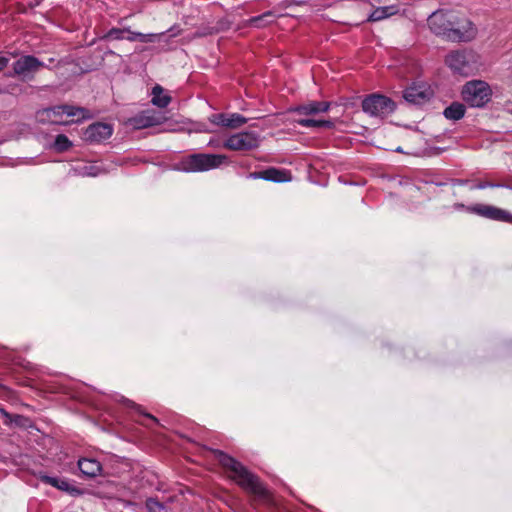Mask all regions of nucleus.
Masks as SVG:
<instances>
[{"label":"nucleus","mask_w":512,"mask_h":512,"mask_svg":"<svg viewBox=\"0 0 512 512\" xmlns=\"http://www.w3.org/2000/svg\"><path fill=\"white\" fill-rule=\"evenodd\" d=\"M214 454L217 457L219 463L229 472V477L235 481L245 492L253 495L258 500H269V492L257 475L250 472L235 458L220 450L214 451Z\"/></svg>","instance_id":"obj_1"},{"label":"nucleus","mask_w":512,"mask_h":512,"mask_svg":"<svg viewBox=\"0 0 512 512\" xmlns=\"http://www.w3.org/2000/svg\"><path fill=\"white\" fill-rule=\"evenodd\" d=\"M431 32H470L473 23L467 18H459L451 11L437 10L428 17Z\"/></svg>","instance_id":"obj_2"},{"label":"nucleus","mask_w":512,"mask_h":512,"mask_svg":"<svg viewBox=\"0 0 512 512\" xmlns=\"http://www.w3.org/2000/svg\"><path fill=\"white\" fill-rule=\"evenodd\" d=\"M227 161V156L221 154L196 153L184 158L180 169L185 172H202L215 169Z\"/></svg>","instance_id":"obj_3"},{"label":"nucleus","mask_w":512,"mask_h":512,"mask_svg":"<svg viewBox=\"0 0 512 512\" xmlns=\"http://www.w3.org/2000/svg\"><path fill=\"white\" fill-rule=\"evenodd\" d=\"M445 63L453 74L463 77L473 76L479 69L477 56L471 52L453 51L446 56Z\"/></svg>","instance_id":"obj_4"},{"label":"nucleus","mask_w":512,"mask_h":512,"mask_svg":"<svg viewBox=\"0 0 512 512\" xmlns=\"http://www.w3.org/2000/svg\"><path fill=\"white\" fill-rule=\"evenodd\" d=\"M462 99L471 107H483L492 95L490 86L482 80L467 82L462 89Z\"/></svg>","instance_id":"obj_5"},{"label":"nucleus","mask_w":512,"mask_h":512,"mask_svg":"<svg viewBox=\"0 0 512 512\" xmlns=\"http://www.w3.org/2000/svg\"><path fill=\"white\" fill-rule=\"evenodd\" d=\"M63 114L67 115L68 117H76L77 121L89 117V112L85 108L71 105H61L39 111L37 114V119L41 123H61L58 117L62 116Z\"/></svg>","instance_id":"obj_6"},{"label":"nucleus","mask_w":512,"mask_h":512,"mask_svg":"<svg viewBox=\"0 0 512 512\" xmlns=\"http://www.w3.org/2000/svg\"><path fill=\"white\" fill-rule=\"evenodd\" d=\"M261 137L253 131H244L230 135L224 142L223 147L232 151H251L260 146Z\"/></svg>","instance_id":"obj_7"},{"label":"nucleus","mask_w":512,"mask_h":512,"mask_svg":"<svg viewBox=\"0 0 512 512\" xmlns=\"http://www.w3.org/2000/svg\"><path fill=\"white\" fill-rule=\"evenodd\" d=\"M362 109L371 116L385 117L395 110V105L386 96L372 94L362 101Z\"/></svg>","instance_id":"obj_8"},{"label":"nucleus","mask_w":512,"mask_h":512,"mask_svg":"<svg viewBox=\"0 0 512 512\" xmlns=\"http://www.w3.org/2000/svg\"><path fill=\"white\" fill-rule=\"evenodd\" d=\"M45 64L32 55L21 56L13 63V72L22 81H31Z\"/></svg>","instance_id":"obj_9"},{"label":"nucleus","mask_w":512,"mask_h":512,"mask_svg":"<svg viewBox=\"0 0 512 512\" xmlns=\"http://www.w3.org/2000/svg\"><path fill=\"white\" fill-rule=\"evenodd\" d=\"M466 210L488 219L512 223V215L509 212L491 205L475 204Z\"/></svg>","instance_id":"obj_10"},{"label":"nucleus","mask_w":512,"mask_h":512,"mask_svg":"<svg viewBox=\"0 0 512 512\" xmlns=\"http://www.w3.org/2000/svg\"><path fill=\"white\" fill-rule=\"evenodd\" d=\"M246 178L253 180L262 179L276 183L289 182L292 180L290 171L275 167H270L262 171L251 172L246 176Z\"/></svg>","instance_id":"obj_11"},{"label":"nucleus","mask_w":512,"mask_h":512,"mask_svg":"<svg viewBox=\"0 0 512 512\" xmlns=\"http://www.w3.org/2000/svg\"><path fill=\"white\" fill-rule=\"evenodd\" d=\"M432 96V90L425 83H414L403 92V98L412 104H423Z\"/></svg>","instance_id":"obj_12"},{"label":"nucleus","mask_w":512,"mask_h":512,"mask_svg":"<svg viewBox=\"0 0 512 512\" xmlns=\"http://www.w3.org/2000/svg\"><path fill=\"white\" fill-rule=\"evenodd\" d=\"M113 133L111 125L106 123H93L83 132V139L89 142H101L108 139Z\"/></svg>","instance_id":"obj_13"},{"label":"nucleus","mask_w":512,"mask_h":512,"mask_svg":"<svg viewBox=\"0 0 512 512\" xmlns=\"http://www.w3.org/2000/svg\"><path fill=\"white\" fill-rule=\"evenodd\" d=\"M211 121L219 126L237 129L248 122V119L238 113H219L212 116Z\"/></svg>","instance_id":"obj_14"},{"label":"nucleus","mask_w":512,"mask_h":512,"mask_svg":"<svg viewBox=\"0 0 512 512\" xmlns=\"http://www.w3.org/2000/svg\"><path fill=\"white\" fill-rule=\"evenodd\" d=\"M331 103L328 101H311L306 104L299 105L293 109L294 112L300 115H315L318 113L327 112Z\"/></svg>","instance_id":"obj_15"},{"label":"nucleus","mask_w":512,"mask_h":512,"mask_svg":"<svg viewBox=\"0 0 512 512\" xmlns=\"http://www.w3.org/2000/svg\"><path fill=\"white\" fill-rule=\"evenodd\" d=\"M78 468L81 471V473L88 478L97 477L102 472L101 463L94 458L79 459Z\"/></svg>","instance_id":"obj_16"},{"label":"nucleus","mask_w":512,"mask_h":512,"mask_svg":"<svg viewBox=\"0 0 512 512\" xmlns=\"http://www.w3.org/2000/svg\"><path fill=\"white\" fill-rule=\"evenodd\" d=\"M157 123L155 117L147 111H143L129 119V124L135 129H143L154 126Z\"/></svg>","instance_id":"obj_17"},{"label":"nucleus","mask_w":512,"mask_h":512,"mask_svg":"<svg viewBox=\"0 0 512 512\" xmlns=\"http://www.w3.org/2000/svg\"><path fill=\"white\" fill-rule=\"evenodd\" d=\"M43 481L53 487H56L70 494L79 493V490L75 486H73L67 479L45 476L43 477Z\"/></svg>","instance_id":"obj_18"},{"label":"nucleus","mask_w":512,"mask_h":512,"mask_svg":"<svg viewBox=\"0 0 512 512\" xmlns=\"http://www.w3.org/2000/svg\"><path fill=\"white\" fill-rule=\"evenodd\" d=\"M153 105L159 108H165L171 102V97L164 94V89L160 85H156L152 89V100Z\"/></svg>","instance_id":"obj_19"},{"label":"nucleus","mask_w":512,"mask_h":512,"mask_svg":"<svg viewBox=\"0 0 512 512\" xmlns=\"http://www.w3.org/2000/svg\"><path fill=\"white\" fill-rule=\"evenodd\" d=\"M443 114L447 119L459 120L465 114V106L459 102H454L444 110Z\"/></svg>","instance_id":"obj_20"},{"label":"nucleus","mask_w":512,"mask_h":512,"mask_svg":"<svg viewBox=\"0 0 512 512\" xmlns=\"http://www.w3.org/2000/svg\"><path fill=\"white\" fill-rule=\"evenodd\" d=\"M273 18L272 13L267 12L257 17H252L249 20L246 21V25L242 26L241 28L245 27H251L256 29H261L265 27L264 22H269Z\"/></svg>","instance_id":"obj_21"},{"label":"nucleus","mask_w":512,"mask_h":512,"mask_svg":"<svg viewBox=\"0 0 512 512\" xmlns=\"http://www.w3.org/2000/svg\"><path fill=\"white\" fill-rule=\"evenodd\" d=\"M297 123L302 127H325V128H333L334 122L331 120H315L311 118L299 119Z\"/></svg>","instance_id":"obj_22"},{"label":"nucleus","mask_w":512,"mask_h":512,"mask_svg":"<svg viewBox=\"0 0 512 512\" xmlns=\"http://www.w3.org/2000/svg\"><path fill=\"white\" fill-rule=\"evenodd\" d=\"M72 146V142L68 139V137L64 134H59L56 136L54 141V149L58 152L67 151Z\"/></svg>","instance_id":"obj_23"},{"label":"nucleus","mask_w":512,"mask_h":512,"mask_svg":"<svg viewBox=\"0 0 512 512\" xmlns=\"http://www.w3.org/2000/svg\"><path fill=\"white\" fill-rule=\"evenodd\" d=\"M386 18V14H383V10L381 7H377L372 11V13L369 15L368 20L369 21H380Z\"/></svg>","instance_id":"obj_24"},{"label":"nucleus","mask_w":512,"mask_h":512,"mask_svg":"<svg viewBox=\"0 0 512 512\" xmlns=\"http://www.w3.org/2000/svg\"><path fill=\"white\" fill-rule=\"evenodd\" d=\"M146 507L153 512H155L157 509H163V505L155 499H148L146 501Z\"/></svg>","instance_id":"obj_25"},{"label":"nucleus","mask_w":512,"mask_h":512,"mask_svg":"<svg viewBox=\"0 0 512 512\" xmlns=\"http://www.w3.org/2000/svg\"><path fill=\"white\" fill-rule=\"evenodd\" d=\"M383 10V14H386V18L393 16L398 13L399 8L396 5H389L381 7Z\"/></svg>","instance_id":"obj_26"},{"label":"nucleus","mask_w":512,"mask_h":512,"mask_svg":"<svg viewBox=\"0 0 512 512\" xmlns=\"http://www.w3.org/2000/svg\"><path fill=\"white\" fill-rule=\"evenodd\" d=\"M449 39L455 41H470L472 40V37H470V34H446Z\"/></svg>","instance_id":"obj_27"},{"label":"nucleus","mask_w":512,"mask_h":512,"mask_svg":"<svg viewBox=\"0 0 512 512\" xmlns=\"http://www.w3.org/2000/svg\"><path fill=\"white\" fill-rule=\"evenodd\" d=\"M152 34H131V36L128 37L130 41L140 40L142 42L147 41L146 37L151 36Z\"/></svg>","instance_id":"obj_28"},{"label":"nucleus","mask_w":512,"mask_h":512,"mask_svg":"<svg viewBox=\"0 0 512 512\" xmlns=\"http://www.w3.org/2000/svg\"><path fill=\"white\" fill-rule=\"evenodd\" d=\"M500 185L499 184H493L491 182H480L478 183L475 188L477 189H485L487 187H499Z\"/></svg>","instance_id":"obj_29"},{"label":"nucleus","mask_w":512,"mask_h":512,"mask_svg":"<svg viewBox=\"0 0 512 512\" xmlns=\"http://www.w3.org/2000/svg\"><path fill=\"white\" fill-rule=\"evenodd\" d=\"M9 59L6 57H0V71H2L8 65Z\"/></svg>","instance_id":"obj_30"},{"label":"nucleus","mask_w":512,"mask_h":512,"mask_svg":"<svg viewBox=\"0 0 512 512\" xmlns=\"http://www.w3.org/2000/svg\"><path fill=\"white\" fill-rule=\"evenodd\" d=\"M108 32L114 33V32H131L129 29H118V28H112Z\"/></svg>","instance_id":"obj_31"},{"label":"nucleus","mask_w":512,"mask_h":512,"mask_svg":"<svg viewBox=\"0 0 512 512\" xmlns=\"http://www.w3.org/2000/svg\"><path fill=\"white\" fill-rule=\"evenodd\" d=\"M143 415L149 419H151L153 422L155 423H158V419L156 417H154L153 415L149 414V413H143Z\"/></svg>","instance_id":"obj_32"},{"label":"nucleus","mask_w":512,"mask_h":512,"mask_svg":"<svg viewBox=\"0 0 512 512\" xmlns=\"http://www.w3.org/2000/svg\"><path fill=\"white\" fill-rule=\"evenodd\" d=\"M0 413H1L3 416H5L6 418H8V419H10V417H11V416H10V414H9V413H7V412H6L5 410H3V409H0Z\"/></svg>","instance_id":"obj_33"},{"label":"nucleus","mask_w":512,"mask_h":512,"mask_svg":"<svg viewBox=\"0 0 512 512\" xmlns=\"http://www.w3.org/2000/svg\"><path fill=\"white\" fill-rule=\"evenodd\" d=\"M456 209H463L465 206L463 204H455Z\"/></svg>","instance_id":"obj_34"},{"label":"nucleus","mask_w":512,"mask_h":512,"mask_svg":"<svg viewBox=\"0 0 512 512\" xmlns=\"http://www.w3.org/2000/svg\"><path fill=\"white\" fill-rule=\"evenodd\" d=\"M39 3H40V1H36L34 4H29V5H30V7L33 8V7L37 6V5H39Z\"/></svg>","instance_id":"obj_35"},{"label":"nucleus","mask_w":512,"mask_h":512,"mask_svg":"<svg viewBox=\"0 0 512 512\" xmlns=\"http://www.w3.org/2000/svg\"><path fill=\"white\" fill-rule=\"evenodd\" d=\"M174 27L169 28L166 32H173Z\"/></svg>","instance_id":"obj_36"}]
</instances>
